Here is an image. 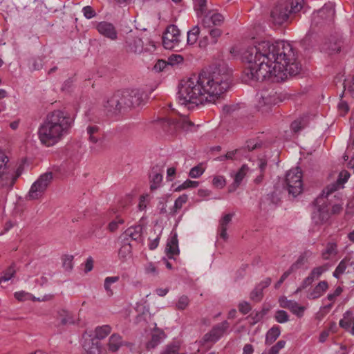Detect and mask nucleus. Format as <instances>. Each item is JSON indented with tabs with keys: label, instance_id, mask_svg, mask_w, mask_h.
Returning a JSON list of instances; mask_svg holds the SVG:
<instances>
[{
	"label": "nucleus",
	"instance_id": "obj_1",
	"mask_svg": "<svg viewBox=\"0 0 354 354\" xmlns=\"http://www.w3.org/2000/svg\"><path fill=\"white\" fill-rule=\"evenodd\" d=\"M241 59L246 65L244 73L248 78L259 82H281L302 70L296 49L285 41L259 42L245 49Z\"/></svg>",
	"mask_w": 354,
	"mask_h": 354
},
{
	"label": "nucleus",
	"instance_id": "obj_2",
	"mask_svg": "<svg viewBox=\"0 0 354 354\" xmlns=\"http://www.w3.org/2000/svg\"><path fill=\"white\" fill-rule=\"evenodd\" d=\"M231 82L230 70L225 64L219 63L182 84L178 92V102L188 109L205 103L216 104Z\"/></svg>",
	"mask_w": 354,
	"mask_h": 354
},
{
	"label": "nucleus",
	"instance_id": "obj_3",
	"mask_svg": "<svg viewBox=\"0 0 354 354\" xmlns=\"http://www.w3.org/2000/svg\"><path fill=\"white\" fill-rule=\"evenodd\" d=\"M151 124L152 130L165 133H187L207 130L203 125L195 124L186 118L160 119L151 122Z\"/></svg>",
	"mask_w": 354,
	"mask_h": 354
},
{
	"label": "nucleus",
	"instance_id": "obj_4",
	"mask_svg": "<svg viewBox=\"0 0 354 354\" xmlns=\"http://www.w3.org/2000/svg\"><path fill=\"white\" fill-rule=\"evenodd\" d=\"M74 119L61 110L47 114L38 133H66L71 130Z\"/></svg>",
	"mask_w": 354,
	"mask_h": 354
},
{
	"label": "nucleus",
	"instance_id": "obj_5",
	"mask_svg": "<svg viewBox=\"0 0 354 354\" xmlns=\"http://www.w3.org/2000/svg\"><path fill=\"white\" fill-rule=\"evenodd\" d=\"M304 4V0H280L271 12V17L274 24L281 25L289 17L299 12Z\"/></svg>",
	"mask_w": 354,
	"mask_h": 354
},
{
	"label": "nucleus",
	"instance_id": "obj_6",
	"mask_svg": "<svg viewBox=\"0 0 354 354\" xmlns=\"http://www.w3.org/2000/svg\"><path fill=\"white\" fill-rule=\"evenodd\" d=\"M8 162V157L0 152V185L11 189L17 178L22 174L24 166L21 162L16 169L11 168Z\"/></svg>",
	"mask_w": 354,
	"mask_h": 354
},
{
	"label": "nucleus",
	"instance_id": "obj_7",
	"mask_svg": "<svg viewBox=\"0 0 354 354\" xmlns=\"http://www.w3.org/2000/svg\"><path fill=\"white\" fill-rule=\"evenodd\" d=\"M312 205L313 207L311 213L312 223L316 227L326 224L330 218L329 202H327L323 196H319Z\"/></svg>",
	"mask_w": 354,
	"mask_h": 354
},
{
	"label": "nucleus",
	"instance_id": "obj_8",
	"mask_svg": "<svg viewBox=\"0 0 354 354\" xmlns=\"http://www.w3.org/2000/svg\"><path fill=\"white\" fill-rule=\"evenodd\" d=\"M285 183L288 194L296 197L302 192V173L299 167L290 169L286 175Z\"/></svg>",
	"mask_w": 354,
	"mask_h": 354
},
{
	"label": "nucleus",
	"instance_id": "obj_9",
	"mask_svg": "<svg viewBox=\"0 0 354 354\" xmlns=\"http://www.w3.org/2000/svg\"><path fill=\"white\" fill-rule=\"evenodd\" d=\"M53 173L50 171L41 174L32 185L26 198L29 200H35L40 198L50 184L53 180Z\"/></svg>",
	"mask_w": 354,
	"mask_h": 354
},
{
	"label": "nucleus",
	"instance_id": "obj_10",
	"mask_svg": "<svg viewBox=\"0 0 354 354\" xmlns=\"http://www.w3.org/2000/svg\"><path fill=\"white\" fill-rule=\"evenodd\" d=\"M104 109L107 114L117 115L119 113L127 111L122 92L118 91L110 97L105 102Z\"/></svg>",
	"mask_w": 354,
	"mask_h": 354
},
{
	"label": "nucleus",
	"instance_id": "obj_11",
	"mask_svg": "<svg viewBox=\"0 0 354 354\" xmlns=\"http://www.w3.org/2000/svg\"><path fill=\"white\" fill-rule=\"evenodd\" d=\"M127 111L139 106L144 102L145 93L143 91L135 88L122 92Z\"/></svg>",
	"mask_w": 354,
	"mask_h": 354
},
{
	"label": "nucleus",
	"instance_id": "obj_12",
	"mask_svg": "<svg viewBox=\"0 0 354 354\" xmlns=\"http://www.w3.org/2000/svg\"><path fill=\"white\" fill-rule=\"evenodd\" d=\"M149 44L151 48L146 47L144 48L142 39L133 34H129L126 37L125 48L127 52L135 54H140L143 50L150 51L156 48V45L153 41H150Z\"/></svg>",
	"mask_w": 354,
	"mask_h": 354
},
{
	"label": "nucleus",
	"instance_id": "obj_13",
	"mask_svg": "<svg viewBox=\"0 0 354 354\" xmlns=\"http://www.w3.org/2000/svg\"><path fill=\"white\" fill-rule=\"evenodd\" d=\"M180 30L175 25L169 26L162 37V44L166 49H174L179 44Z\"/></svg>",
	"mask_w": 354,
	"mask_h": 354
},
{
	"label": "nucleus",
	"instance_id": "obj_14",
	"mask_svg": "<svg viewBox=\"0 0 354 354\" xmlns=\"http://www.w3.org/2000/svg\"><path fill=\"white\" fill-rule=\"evenodd\" d=\"M229 327L230 324L227 321H224L215 325L209 333L204 335V341L212 342H217L223 336V335L228 329Z\"/></svg>",
	"mask_w": 354,
	"mask_h": 354
},
{
	"label": "nucleus",
	"instance_id": "obj_15",
	"mask_svg": "<svg viewBox=\"0 0 354 354\" xmlns=\"http://www.w3.org/2000/svg\"><path fill=\"white\" fill-rule=\"evenodd\" d=\"M90 149L94 153H98L104 149L109 143L105 134H87Z\"/></svg>",
	"mask_w": 354,
	"mask_h": 354
},
{
	"label": "nucleus",
	"instance_id": "obj_16",
	"mask_svg": "<svg viewBox=\"0 0 354 354\" xmlns=\"http://www.w3.org/2000/svg\"><path fill=\"white\" fill-rule=\"evenodd\" d=\"M279 303L281 308L289 309L298 317H301L304 315L306 308L304 306H299L297 301L288 300L283 296L279 299Z\"/></svg>",
	"mask_w": 354,
	"mask_h": 354
},
{
	"label": "nucleus",
	"instance_id": "obj_17",
	"mask_svg": "<svg viewBox=\"0 0 354 354\" xmlns=\"http://www.w3.org/2000/svg\"><path fill=\"white\" fill-rule=\"evenodd\" d=\"M97 31L104 37L111 40H115L118 38V32L115 26L106 21H102L97 24L96 27Z\"/></svg>",
	"mask_w": 354,
	"mask_h": 354
},
{
	"label": "nucleus",
	"instance_id": "obj_18",
	"mask_svg": "<svg viewBox=\"0 0 354 354\" xmlns=\"http://www.w3.org/2000/svg\"><path fill=\"white\" fill-rule=\"evenodd\" d=\"M165 337V333L162 329L158 328L155 323L154 328L151 331V339L147 344V349L156 348Z\"/></svg>",
	"mask_w": 354,
	"mask_h": 354
},
{
	"label": "nucleus",
	"instance_id": "obj_19",
	"mask_svg": "<svg viewBox=\"0 0 354 354\" xmlns=\"http://www.w3.org/2000/svg\"><path fill=\"white\" fill-rule=\"evenodd\" d=\"M165 252L169 259H173L174 255L179 254L180 250L178 248V241L176 232L171 234V236L167 240L165 248Z\"/></svg>",
	"mask_w": 354,
	"mask_h": 354
},
{
	"label": "nucleus",
	"instance_id": "obj_20",
	"mask_svg": "<svg viewBox=\"0 0 354 354\" xmlns=\"http://www.w3.org/2000/svg\"><path fill=\"white\" fill-rule=\"evenodd\" d=\"M142 227L141 225H136L129 227L122 234L124 241H128L129 239L139 241L142 237Z\"/></svg>",
	"mask_w": 354,
	"mask_h": 354
},
{
	"label": "nucleus",
	"instance_id": "obj_21",
	"mask_svg": "<svg viewBox=\"0 0 354 354\" xmlns=\"http://www.w3.org/2000/svg\"><path fill=\"white\" fill-rule=\"evenodd\" d=\"M329 53H339L344 48V41L342 37H331L327 44Z\"/></svg>",
	"mask_w": 354,
	"mask_h": 354
},
{
	"label": "nucleus",
	"instance_id": "obj_22",
	"mask_svg": "<svg viewBox=\"0 0 354 354\" xmlns=\"http://www.w3.org/2000/svg\"><path fill=\"white\" fill-rule=\"evenodd\" d=\"M41 143L45 147H51L62 138L63 134H38Z\"/></svg>",
	"mask_w": 354,
	"mask_h": 354
},
{
	"label": "nucleus",
	"instance_id": "obj_23",
	"mask_svg": "<svg viewBox=\"0 0 354 354\" xmlns=\"http://www.w3.org/2000/svg\"><path fill=\"white\" fill-rule=\"evenodd\" d=\"M233 216V213L227 214L220 220L218 227L219 236L224 241H226L228 238L227 233V225L231 222Z\"/></svg>",
	"mask_w": 354,
	"mask_h": 354
},
{
	"label": "nucleus",
	"instance_id": "obj_24",
	"mask_svg": "<svg viewBox=\"0 0 354 354\" xmlns=\"http://www.w3.org/2000/svg\"><path fill=\"white\" fill-rule=\"evenodd\" d=\"M328 288L327 281H322L308 292L307 297L309 299H315L320 297L326 291Z\"/></svg>",
	"mask_w": 354,
	"mask_h": 354
},
{
	"label": "nucleus",
	"instance_id": "obj_25",
	"mask_svg": "<svg viewBox=\"0 0 354 354\" xmlns=\"http://www.w3.org/2000/svg\"><path fill=\"white\" fill-rule=\"evenodd\" d=\"M281 330L279 326H274L268 330L266 335L265 344L271 345L280 336Z\"/></svg>",
	"mask_w": 354,
	"mask_h": 354
},
{
	"label": "nucleus",
	"instance_id": "obj_26",
	"mask_svg": "<svg viewBox=\"0 0 354 354\" xmlns=\"http://www.w3.org/2000/svg\"><path fill=\"white\" fill-rule=\"evenodd\" d=\"M122 345V337L116 333L111 335L109 339L108 347L111 352H116Z\"/></svg>",
	"mask_w": 354,
	"mask_h": 354
},
{
	"label": "nucleus",
	"instance_id": "obj_27",
	"mask_svg": "<svg viewBox=\"0 0 354 354\" xmlns=\"http://www.w3.org/2000/svg\"><path fill=\"white\" fill-rule=\"evenodd\" d=\"M111 332V327L109 325H103L97 326L95 329V336L93 339H95L97 341L106 337Z\"/></svg>",
	"mask_w": 354,
	"mask_h": 354
},
{
	"label": "nucleus",
	"instance_id": "obj_28",
	"mask_svg": "<svg viewBox=\"0 0 354 354\" xmlns=\"http://www.w3.org/2000/svg\"><path fill=\"white\" fill-rule=\"evenodd\" d=\"M84 349L87 354H100V343L95 339H91L88 343L85 344Z\"/></svg>",
	"mask_w": 354,
	"mask_h": 354
},
{
	"label": "nucleus",
	"instance_id": "obj_29",
	"mask_svg": "<svg viewBox=\"0 0 354 354\" xmlns=\"http://www.w3.org/2000/svg\"><path fill=\"white\" fill-rule=\"evenodd\" d=\"M188 200V196L187 194H183L178 196L175 202L174 206L170 209V212L169 213V215L174 216L176 214L178 210L180 209L183 205L187 203Z\"/></svg>",
	"mask_w": 354,
	"mask_h": 354
},
{
	"label": "nucleus",
	"instance_id": "obj_30",
	"mask_svg": "<svg viewBox=\"0 0 354 354\" xmlns=\"http://www.w3.org/2000/svg\"><path fill=\"white\" fill-rule=\"evenodd\" d=\"M342 187L339 185L336 181L330 183L319 194V196H323L326 199V201L328 202V197L330 194L341 189Z\"/></svg>",
	"mask_w": 354,
	"mask_h": 354
},
{
	"label": "nucleus",
	"instance_id": "obj_31",
	"mask_svg": "<svg viewBox=\"0 0 354 354\" xmlns=\"http://www.w3.org/2000/svg\"><path fill=\"white\" fill-rule=\"evenodd\" d=\"M15 273L16 265L15 263H13L5 271L3 272L2 275L0 277V283L11 279L15 276Z\"/></svg>",
	"mask_w": 354,
	"mask_h": 354
},
{
	"label": "nucleus",
	"instance_id": "obj_32",
	"mask_svg": "<svg viewBox=\"0 0 354 354\" xmlns=\"http://www.w3.org/2000/svg\"><path fill=\"white\" fill-rule=\"evenodd\" d=\"M337 253V244L335 243H328L326 249L322 252V258L325 260L330 259V256L336 255Z\"/></svg>",
	"mask_w": 354,
	"mask_h": 354
},
{
	"label": "nucleus",
	"instance_id": "obj_33",
	"mask_svg": "<svg viewBox=\"0 0 354 354\" xmlns=\"http://www.w3.org/2000/svg\"><path fill=\"white\" fill-rule=\"evenodd\" d=\"M351 315L352 313L349 310H347L344 313L343 319H340L339 322V326L345 329L346 330H350V327L353 322L351 319Z\"/></svg>",
	"mask_w": 354,
	"mask_h": 354
},
{
	"label": "nucleus",
	"instance_id": "obj_34",
	"mask_svg": "<svg viewBox=\"0 0 354 354\" xmlns=\"http://www.w3.org/2000/svg\"><path fill=\"white\" fill-rule=\"evenodd\" d=\"M199 33L200 28L197 26H194L192 30H189L187 32V44L189 45L194 44L198 39Z\"/></svg>",
	"mask_w": 354,
	"mask_h": 354
},
{
	"label": "nucleus",
	"instance_id": "obj_35",
	"mask_svg": "<svg viewBox=\"0 0 354 354\" xmlns=\"http://www.w3.org/2000/svg\"><path fill=\"white\" fill-rule=\"evenodd\" d=\"M328 270L327 265H324L314 268L308 276L311 277V279L314 281L315 279H319L321 275Z\"/></svg>",
	"mask_w": 354,
	"mask_h": 354
},
{
	"label": "nucleus",
	"instance_id": "obj_36",
	"mask_svg": "<svg viewBox=\"0 0 354 354\" xmlns=\"http://www.w3.org/2000/svg\"><path fill=\"white\" fill-rule=\"evenodd\" d=\"M248 171V166L245 164L243 165L234 175V180L236 181V183L241 184Z\"/></svg>",
	"mask_w": 354,
	"mask_h": 354
},
{
	"label": "nucleus",
	"instance_id": "obj_37",
	"mask_svg": "<svg viewBox=\"0 0 354 354\" xmlns=\"http://www.w3.org/2000/svg\"><path fill=\"white\" fill-rule=\"evenodd\" d=\"M45 58V56H37L32 57L30 60V64H31V68L34 71H38L42 68L43 67V62Z\"/></svg>",
	"mask_w": 354,
	"mask_h": 354
},
{
	"label": "nucleus",
	"instance_id": "obj_38",
	"mask_svg": "<svg viewBox=\"0 0 354 354\" xmlns=\"http://www.w3.org/2000/svg\"><path fill=\"white\" fill-rule=\"evenodd\" d=\"M199 185L198 181L191 180L189 179L186 180L182 184L178 185L176 189V192H181L182 190L189 189V188H195L197 187Z\"/></svg>",
	"mask_w": 354,
	"mask_h": 354
},
{
	"label": "nucleus",
	"instance_id": "obj_39",
	"mask_svg": "<svg viewBox=\"0 0 354 354\" xmlns=\"http://www.w3.org/2000/svg\"><path fill=\"white\" fill-rule=\"evenodd\" d=\"M194 4V8L197 12L198 15H203L207 9V0H193Z\"/></svg>",
	"mask_w": 354,
	"mask_h": 354
},
{
	"label": "nucleus",
	"instance_id": "obj_40",
	"mask_svg": "<svg viewBox=\"0 0 354 354\" xmlns=\"http://www.w3.org/2000/svg\"><path fill=\"white\" fill-rule=\"evenodd\" d=\"M275 320L280 324L286 323L289 321V315L283 310H278L274 315Z\"/></svg>",
	"mask_w": 354,
	"mask_h": 354
},
{
	"label": "nucleus",
	"instance_id": "obj_41",
	"mask_svg": "<svg viewBox=\"0 0 354 354\" xmlns=\"http://www.w3.org/2000/svg\"><path fill=\"white\" fill-rule=\"evenodd\" d=\"M263 297V290L259 288L257 286H255L254 290L250 294V298L251 300L255 302H259L261 301Z\"/></svg>",
	"mask_w": 354,
	"mask_h": 354
},
{
	"label": "nucleus",
	"instance_id": "obj_42",
	"mask_svg": "<svg viewBox=\"0 0 354 354\" xmlns=\"http://www.w3.org/2000/svg\"><path fill=\"white\" fill-rule=\"evenodd\" d=\"M190 300L186 295L180 297L176 304V308L179 310H183L189 305Z\"/></svg>",
	"mask_w": 354,
	"mask_h": 354
},
{
	"label": "nucleus",
	"instance_id": "obj_43",
	"mask_svg": "<svg viewBox=\"0 0 354 354\" xmlns=\"http://www.w3.org/2000/svg\"><path fill=\"white\" fill-rule=\"evenodd\" d=\"M162 180V175L159 173H154L153 174V176H151V185L150 189L151 190H155L160 185L161 182Z\"/></svg>",
	"mask_w": 354,
	"mask_h": 354
},
{
	"label": "nucleus",
	"instance_id": "obj_44",
	"mask_svg": "<svg viewBox=\"0 0 354 354\" xmlns=\"http://www.w3.org/2000/svg\"><path fill=\"white\" fill-rule=\"evenodd\" d=\"M169 196H162L159 198L158 203L157 205V209L159 211L160 214H166L167 213V202Z\"/></svg>",
	"mask_w": 354,
	"mask_h": 354
},
{
	"label": "nucleus",
	"instance_id": "obj_45",
	"mask_svg": "<svg viewBox=\"0 0 354 354\" xmlns=\"http://www.w3.org/2000/svg\"><path fill=\"white\" fill-rule=\"evenodd\" d=\"M204 171L205 169L202 167L201 164H199L190 169L189 176L192 178H197L202 176Z\"/></svg>",
	"mask_w": 354,
	"mask_h": 354
},
{
	"label": "nucleus",
	"instance_id": "obj_46",
	"mask_svg": "<svg viewBox=\"0 0 354 354\" xmlns=\"http://www.w3.org/2000/svg\"><path fill=\"white\" fill-rule=\"evenodd\" d=\"M263 142L259 139H251L246 141V148L249 151H252L262 147Z\"/></svg>",
	"mask_w": 354,
	"mask_h": 354
},
{
	"label": "nucleus",
	"instance_id": "obj_47",
	"mask_svg": "<svg viewBox=\"0 0 354 354\" xmlns=\"http://www.w3.org/2000/svg\"><path fill=\"white\" fill-rule=\"evenodd\" d=\"M350 176V173L348 171L343 170L339 174L337 179L335 181L343 188L344 183L348 181Z\"/></svg>",
	"mask_w": 354,
	"mask_h": 354
},
{
	"label": "nucleus",
	"instance_id": "obj_48",
	"mask_svg": "<svg viewBox=\"0 0 354 354\" xmlns=\"http://www.w3.org/2000/svg\"><path fill=\"white\" fill-rule=\"evenodd\" d=\"M306 123L304 120H297L291 123L290 127L294 133L302 131L306 127Z\"/></svg>",
	"mask_w": 354,
	"mask_h": 354
},
{
	"label": "nucleus",
	"instance_id": "obj_49",
	"mask_svg": "<svg viewBox=\"0 0 354 354\" xmlns=\"http://www.w3.org/2000/svg\"><path fill=\"white\" fill-rule=\"evenodd\" d=\"M119 280V277H108L104 279V287L107 292H109V295H112V291L111 290V285L113 283L117 282Z\"/></svg>",
	"mask_w": 354,
	"mask_h": 354
},
{
	"label": "nucleus",
	"instance_id": "obj_50",
	"mask_svg": "<svg viewBox=\"0 0 354 354\" xmlns=\"http://www.w3.org/2000/svg\"><path fill=\"white\" fill-rule=\"evenodd\" d=\"M131 252V245L130 243H124L119 250L118 255L120 258H125Z\"/></svg>",
	"mask_w": 354,
	"mask_h": 354
},
{
	"label": "nucleus",
	"instance_id": "obj_51",
	"mask_svg": "<svg viewBox=\"0 0 354 354\" xmlns=\"http://www.w3.org/2000/svg\"><path fill=\"white\" fill-rule=\"evenodd\" d=\"M207 20L211 21L214 26H219L223 22L224 17L220 13H215L208 18Z\"/></svg>",
	"mask_w": 354,
	"mask_h": 354
},
{
	"label": "nucleus",
	"instance_id": "obj_52",
	"mask_svg": "<svg viewBox=\"0 0 354 354\" xmlns=\"http://www.w3.org/2000/svg\"><path fill=\"white\" fill-rule=\"evenodd\" d=\"M238 308L239 312L243 315L248 314L252 310L250 304L245 301L240 302L238 305Z\"/></svg>",
	"mask_w": 354,
	"mask_h": 354
},
{
	"label": "nucleus",
	"instance_id": "obj_53",
	"mask_svg": "<svg viewBox=\"0 0 354 354\" xmlns=\"http://www.w3.org/2000/svg\"><path fill=\"white\" fill-rule=\"evenodd\" d=\"M306 257L304 254L300 255L298 257L297 260L293 264L291 265V270L295 271L296 270L299 269V268H301V266H303L306 262Z\"/></svg>",
	"mask_w": 354,
	"mask_h": 354
},
{
	"label": "nucleus",
	"instance_id": "obj_54",
	"mask_svg": "<svg viewBox=\"0 0 354 354\" xmlns=\"http://www.w3.org/2000/svg\"><path fill=\"white\" fill-rule=\"evenodd\" d=\"M212 184L216 188H223L225 185V178L223 176H216L213 178Z\"/></svg>",
	"mask_w": 354,
	"mask_h": 354
},
{
	"label": "nucleus",
	"instance_id": "obj_55",
	"mask_svg": "<svg viewBox=\"0 0 354 354\" xmlns=\"http://www.w3.org/2000/svg\"><path fill=\"white\" fill-rule=\"evenodd\" d=\"M325 12L328 13V17L333 18L335 14L334 5L331 3L325 4L322 9L320 10V12L324 13Z\"/></svg>",
	"mask_w": 354,
	"mask_h": 354
},
{
	"label": "nucleus",
	"instance_id": "obj_56",
	"mask_svg": "<svg viewBox=\"0 0 354 354\" xmlns=\"http://www.w3.org/2000/svg\"><path fill=\"white\" fill-rule=\"evenodd\" d=\"M124 220L121 218L120 217H116L115 219L113 220L109 224L108 228L111 232H115L120 224H123Z\"/></svg>",
	"mask_w": 354,
	"mask_h": 354
},
{
	"label": "nucleus",
	"instance_id": "obj_57",
	"mask_svg": "<svg viewBox=\"0 0 354 354\" xmlns=\"http://www.w3.org/2000/svg\"><path fill=\"white\" fill-rule=\"evenodd\" d=\"M222 31L219 28H214L209 31L211 37V43L215 44L217 42L218 38L221 35Z\"/></svg>",
	"mask_w": 354,
	"mask_h": 354
},
{
	"label": "nucleus",
	"instance_id": "obj_58",
	"mask_svg": "<svg viewBox=\"0 0 354 354\" xmlns=\"http://www.w3.org/2000/svg\"><path fill=\"white\" fill-rule=\"evenodd\" d=\"M263 97L264 100H266V104L268 105V109H266L265 111L268 112L270 109L271 105L275 104L276 97L274 95H272L270 94L263 95Z\"/></svg>",
	"mask_w": 354,
	"mask_h": 354
},
{
	"label": "nucleus",
	"instance_id": "obj_59",
	"mask_svg": "<svg viewBox=\"0 0 354 354\" xmlns=\"http://www.w3.org/2000/svg\"><path fill=\"white\" fill-rule=\"evenodd\" d=\"M84 16L86 19H91L96 15L95 11L93 9L91 6H87L83 8L82 9Z\"/></svg>",
	"mask_w": 354,
	"mask_h": 354
},
{
	"label": "nucleus",
	"instance_id": "obj_60",
	"mask_svg": "<svg viewBox=\"0 0 354 354\" xmlns=\"http://www.w3.org/2000/svg\"><path fill=\"white\" fill-rule=\"evenodd\" d=\"M167 66H169V64L168 62L162 60V59H159L157 61V62L156 63V64L154 65L153 66V69L156 71V72H161L165 68H167Z\"/></svg>",
	"mask_w": 354,
	"mask_h": 354
},
{
	"label": "nucleus",
	"instance_id": "obj_61",
	"mask_svg": "<svg viewBox=\"0 0 354 354\" xmlns=\"http://www.w3.org/2000/svg\"><path fill=\"white\" fill-rule=\"evenodd\" d=\"M183 61V57L180 55H171L168 59L169 66H173L179 64Z\"/></svg>",
	"mask_w": 354,
	"mask_h": 354
},
{
	"label": "nucleus",
	"instance_id": "obj_62",
	"mask_svg": "<svg viewBox=\"0 0 354 354\" xmlns=\"http://www.w3.org/2000/svg\"><path fill=\"white\" fill-rule=\"evenodd\" d=\"M149 194L142 195L139 199L138 208L140 211L145 210L148 203Z\"/></svg>",
	"mask_w": 354,
	"mask_h": 354
},
{
	"label": "nucleus",
	"instance_id": "obj_63",
	"mask_svg": "<svg viewBox=\"0 0 354 354\" xmlns=\"http://www.w3.org/2000/svg\"><path fill=\"white\" fill-rule=\"evenodd\" d=\"M243 149V148L236 149L232 151H227L225 153L227 160H236V155Z\"/></svg>",
	"mask_w": 354,
	"mask_h": 354
},
{
	"label": "nucleus",
	"instance_id": "obj_64",
	"mask_svg": "<svg viewBox=\"0 0 354 354\" xmlns=\"http://www.w3.org/2000/svg\"><path fill=\"white\" fill-rule=\"evenodd\" d=\"M29 296H30L29 293L26 292L25 291H19V292H16L15 293V297L18 301L26 300Z\"/></svg>",
	"mask_w": 354,
	"mask_h": 354
}]
</instances>
